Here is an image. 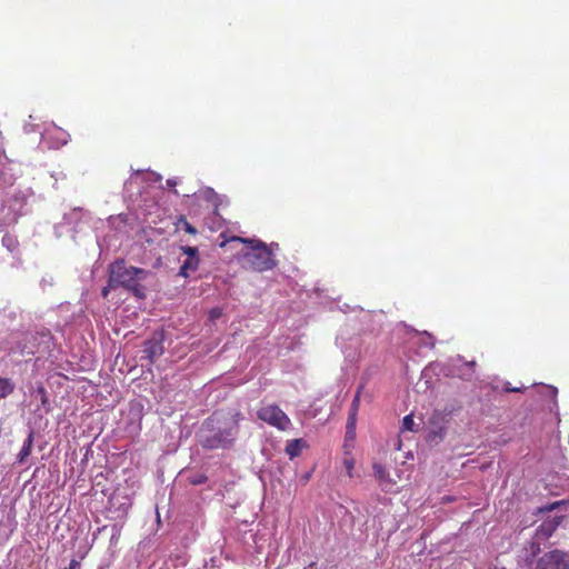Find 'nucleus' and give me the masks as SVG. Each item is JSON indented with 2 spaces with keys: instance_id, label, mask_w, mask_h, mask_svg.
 I'll return each instance as SVG.
<instances>
[{
  "instance_id": "obj_4",
  "label": "nucleus",
  "mask_w": 569,
  "mask_h": 569,
  "mask_svg": "<svg viewBox=\"0 0 569 569\" xmlns=\"http://www.w3.org/2000/svg\"><path fill=\"white\" fill-rule=\"evenodd\" d=\"M562 521L561 516H555L548 520H545L537 529L533 537V540L529 543V548L526 549L529 552V556L526 557L527 561H532V559L538 556L541 551L540 541L548 540L552 533L556 531L560 522Z\"/></svg>"
},
{
  "instance_id": "obj_11",
  "label": "nucleus",
  "mask_w": 569,
  "mask_h": 569,
  "mask_svg": "<svg viewBox=\"0 0 569 569\" xmlns=\"http://www.w3.org/2000/svg\"><path fill=\"white\" fill-rule=\"evenodd\" d=\"M110 505L119 511V516H126L131 507V501L128 497H120L116 495L110 499Z\"/></svg>"
},
{
  "instance_id": "obj_10",
  "label": "nucleus",
  "mask_w": 569,
  "mask_h": 569,
  "mask_svg": "<svg viewBox=\"0 0 569 569\" xmlns=\"http://www.w3.org/2000/svg\"><path fill=\"white\" fill-rule=\"evenodd\" d=\"M181 479H184L191 485H202L207 481V476L203 472H193L190 469H183L179 472Z\"/></svg>"
},
{
  "instance_id": "obj_23",
  "label": "nucleus",
  "mask_w": 569,
  "mask_h": 569,
  "mask_svg": "<svg viewBox=\"0 0 569 569\" xmlns=\"http://www.w3.org/2000/svg\"><path fill=\"white\" fill-rule=\"evenodd\" d=\"M286 467H288L290 469V471H292L298 477L297 470L291 468L292 467L291 465H284V466L277 465V469H278L280 475H283Z\"/></svg>"
},
{
  "instance_id": "obj_3",
  "label": "nucleus",
  "mask_w": 569,
  "mask_h": 569,
  "mask_svg": "<svg viewBox=\"0 0 569 569\" xmlns=\"http://www.w3.org/2000/svg\"><path fill=\"white\" fill-rule=\"evenodd\" d=\"M232 240L241 241L247 244L248 251L243 253L244 263L254 271H267L276 267L277 262L272 251L266 243L259 240L243 239L233 237Z\"/></svg>"
},
{
  "instance_id": "obj_16",
  "label": "nucleus",
  "mask_w": 569,
  "mask_h": 569,
  "mask_svg": "<svg viewBox=\"0 0 569 569\" xmlns=\"http://www.w3.org/2000/svg\"><path fill=\"white\" fill-rule=\"evenodd\" d=\"M356 426L357 420L347 419L346 426V442L353 441L356 439Z\"/></svg>"
},
{
  "instance_id": "obj_14",
  "label": "nucleus",
  "mask_w": 569,
  "mask_h": 569,
  "mask_svg": "<svg viewBox=\"0 0 569 569\" xmlns=\"http://www.w3.org/2000/svg\"><path fill=\"white\" fill-rule=\"evenodd\" d=\"M33 443V431H30L18 453L19 462H23L30 455Z\"/></svg>"
},
{
  "instance_id": "obj_26",
  "label": "nucleus",
  "mask_w": 569,
  "mask_h": 569,
  "mask_svg": "<svg viewBox=\"0 0 569 569\" xmlns=\"http://www.w3.org/2000/svg\"><path fill=\"white\" fill-rule=\"evenodd\" d=\"M352 467H353V465H351V463L346 465V469H347V472H348L349 477H351V476H352V475H351V469H352Z\"/></svg>"
},
{
  "instance_id": "obj_7",
  "label": "nucleus",
  "mask_w": 569,
  "mask_h": 569,
  "mask_svg": "<svg viewBox=\"0 0 569 569\" xmlns=\"http://www.w3.org/2000/svg\"><path fill=\"white\" fill-rule=\"evenodd\" d=\"M535 569H569V551L553 549L545 552L537 559Z\"/></svg>"
},
{
  "instance_id": "obj_2",
  "label": "nucleus",
  "mask_w": 569,
  "mask_h": 569,
  "mask_svg": "<svg viewBox=\"0 0 569 569\" xmlns=\"http://www.w3.org/2000/svg\"><path fill=\"white\" fill-rule=\"evenodd\" d=\"M109 271L111 287H123L137 298H144V287L139 281L146 278L148 271L137 267H127L124 260L111 263Z\"/></svg>"
},
{
  "instance_id": "obj_19",
  "label": "nucleus",
  "mask_w": 569,
  "mask_h": 569,
  "mask_svg": "<svg viewBox=\"0 0 569 569\" xmlns=\"http://www.w3.org/2000/svg\"><path fill=\"white\" fill-rule=\"evenodd\" d=\"M561 503H562V501H556V502L542 506L538 510H539V512H549V511H552L556 508H558Z\"/></svg>"
},
{
  "instance_id": "obj_9",
  "label": "nucleus",
  "mask_w": 569,
  "mask_h": 569,
  "mask_svg": "<svg viewBox=\"0 0 569 569\" xmlns=\"http://www.w3.org/2000/svg\"><path fill=\"white\" fill-rule=\"evenodd\" d=\"M164 352V346L161 338L152 337L143 343L144 357L153 363L157 358L162 356Z\"/></svg>"
},
{
  "instance_id": "obj_20",
  "label": "nucleus",
  "mask_w": 569,
  "mask_h": 569,
  "mask_svg": "<svg viewBox=\"0 0 569 569\" xmlns=\"http://www.w3.org/2000/svg\"><path fill=\"white\" fill-rule=\"evenodd\" d=\"M503 390L506 392H522L525 390L523 387H515L510 385V382L505 383Z\"/></svg>"
},
{
  "instance_id": "obj_21",
  "label": "nucleus",
  "mask_w": 569,
  "mask_h": 569,
  "mask_svg": "<svg viewBox=\"0 0 569 569\" xmlns=\"http://www.w3.org/2000/svg\"><path fill=\"white\" fill-rule=\"evenodd\" d=\"M312 471H313V469H310V470H308V471L302 472V473L299 476V482H300L301 485H306V483L309 481V479H310V477H311Z\"/></svg>"
},
{
  "instance_id": "obj_1",
  "label": "nucleus",
  "mask_w": 569,
  "mask_h": 569,
  "mask_svg": "<svg viewBox=\"0 0 569 569\" xmlns=\"http://www.w3.org/2000/svg\"><path fill=\"white\" fill-rule=\"evenodd\" d=\"M242 415L239 410L232 409L227 412H214L209 421L216 426V433L207 438L206 446L209 448L227 447L232 443L239 432V421Z\"/></svg>"
},
{
  "instance_id": "obj_6",
  "label": "nucleus",
  "mask_w": 569,
  "mask_h": 569,
  "mask_svg": "<svg viewBox=\"0 0 569 569\" xmlns=\"http://www.w3.org/2000/svg\"><path fill=\"white\" fill-rule=\"evenodd\" d=\"M375 475L380 481L383 490L388 491L393 489L399 482L402 481L405 471L398 465H372Z\"/></svg>"
},
{
  "instance_id": "obj_24",
  "label": "nucleus",
  "mask_w": 569,
  "mask_h": 569,
  "mask_svg": "<svg viewBox=\"0 0 569 569\" xmlns=\"http://www.w3.org/2000/svg\"><path fill=\"white\" fill-rule=\"evenodd\" d=\"M116 288H117V287H111V286H110V278H109V279H108V284H107L104 288H102V290H101V295H102V297H103V298H107V297H108V295H109V292H110V290H111V289H116Z\"/></svg>"
},
{
  "instance_id": "obj_8",
  "label": "nucleus",
  "mask_w": 569,
  "mask_h": 569,
  "mask_svg": "<svg viewBox=\"0 0 569 569\" xmlns=\"http://www.w3.org/2000/svg\"><path fill=\"white\" fill-rule=\"evenodd\" d=\"M182 252L187 256L186 260L180 267L179 274L182 277H189L191 272H194L199 267L198 249L196 247L184 246L181 247Z\"/></svg>"
},
{
  "instance_id": "obj_12",
  "label": "nucleus",
  "mask_w": 569,
  "mask_h": 569,
  "mask_svg": "<svg viewBox=\"0 0 569 569\" xmlns=\"http://www.w3.org/2000/svg\"><path fill=\"white\" fill-rule=\"evenodd\" d=\"M363 388H365L363 385L358 387L357 392L353 397V400H352L350 409H349L348 419L357 420L358 411L360 408V397L363 391Z\"/></svg>"
},
{
  "instance_id": "obj_27",
  "label": "nucleus",
  "mask_w": 569,
  "mask_h": 569,
  "mask_svg": "<svg viewBox=\"0 0 569 569\" xmlns=\"http://www.w3.org/2000/svg\"><path fill=\"white\" fill-rule=\"evenodd\" d=\"M467 366H469V367L473 368V367L476 366V361H475V360H472V361H470V362H467Z\"/></svg>"
},
{
  "instance_id": "obj_22",
  "label": "nucleus",
  "mask_w": 569,
  "mask_h": 569,
  "mask_svg": "<svg viewBox=\"0 0 569 569\" xmlns=\"http://www.w3.org/2000/svg\"><path fill=\"white\" fill-rule=\"evenodd\" d=\"M221 315H222V312L219 308H213L209 312V317L211 320L218 319Z\"/></svg>"
},
{
  "instance_id": "obj_13",
  "label": "nucleus",
  "mask_w": 569,
  "mask_h": 569,
  "mask_svg": "<svg viewBox=\"0 0 569 569\" xmlns=\"http://www.w3.org/2000/svg\"><path fill=\"white\" fill-rule=\"evenodd\" d=\"M306 446V442L302 439H295L288 442L286 447V452L289 455L290 459H293L299 456L301 449Z\"/></svg>"
},
{
  "instance_id": "obj_17",
  "label": "nucleus",
  "mask_w": 569,
  "mask_h": 569,
  "mask_svg": "<svg viewBox=\"0 0 569 569\" xmlns=\"http://www.w3.org/2000/svg\"><path fill=\"white\" fill-rule=\"evenodd\" d=\"M178 223L187 233H189V234L197 233V229L184 217H180Z\"/></svg>"
},
{
  "instance_id": "obj_5",
  "label": "nucleus",
  "mask_w": 569,
  "mask_h": 569,
  "mask_svg": "<svg viewBox=\"0 0 569 569\" xmlns=\"http://www.w3.org/2000/svg\"><path fill=\"white\" fill-rule=\"evenodd\" d=\"M257 417L269 426L282 431L288 430L291 426L290 418L277 405L262 406L257 411Z\"/></svg>"
},
{
  "instance_id": "obj_15",
  "label": "nucleus",
  "mask_w": 569,
  "mask_h": 569,
  "mask_svg": "<svg viewBox=\"0 0 569 569\" xmlns=\"http://www.w3.org/2000/svg\"><path fill=\"white\" fill-rule=\"evenodd\" d=\"M14 390V383L8 378L0 377V400L8 397Z\"/></svg>"
},
{
  "instance_id": "obj_18",
  "label": "nucleus",
  "mask_w": 569,
  "mask_h": 569,
  "mask_svg": "<svg viewBox=\"0 0 569 569\" xmlns=\"http://www.w3.org/2000/svg\"><path fill=\"white\" fill-rule=\"evenodd\" d=\"M401 429L407 431H416L412 415H407L403 417Z\"/></svg>"
},
{
  "instance_id": "obj_25",
  "label": "nucleus",
  "mask_w": 569,
  "mask_h": 569,
  "mask_svg": "<svg viewBox=\"0 0 569 569\" xmlns=\"http://www.w3.org/2000/svg\"><path fill=\"white\" fill-rule=\"evenodd\" d=\"M38 391L42 395V402L44 403L47 401V395L43 387H39Z\"/></svg>"
}]
</instances>
